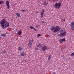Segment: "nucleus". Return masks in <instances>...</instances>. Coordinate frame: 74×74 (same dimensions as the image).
<instances>
[{"mask_svg":"<svg viewBox=\"0 0 74 74\" xmlns=\"http://www.w3.org/2000/svg\"><path fill=\"white\" fill-rule=\"evenodd\" d=\"M34 29L35 31H37V29H36L35 28H34Z\"/></svg>","mask_w":74,"mask_h":74,"instance_id":"nucleus-27","label":"nucleus"},{"mask_svg":"<svg viewBox=\"0 0 74 74\" xmlns=\"http://www.w3.org/2000/svg\"><path fill=\"white\" fill-rule=\"evenodd\" d=\"M41 23H42V24H44L45 22H44V21H42Z\"/></svg>","mask_w":74,"mask_h":74,"instance_id":"nucleus-29","label":"nucleus"},{"mask_svg":"<svg viewBox=\"0 0 74 74\" xmlns=\"http://www.w3.org/2000/svg\"><path fill=\"white\" fill-rule=\"evenodd\" d=\"M40 36H41V35L40 34H38L37 35V37H40Z\"/></svg>","mask_w":74,"mask_h":74,"instance_id":"nucleus-25","label":"nucleus"},{"mask_svg":"<svg viewBox=\"0 0 74 74\" xmlns=\"http://www.w3.org/2000/svg\"><path fill=\"white\" fill-rule=\"evenodd\" d=\"M4 2L3 1H0V4H2L4 3Z\"/></svg>","mask_w":74,"mask_h":74,"instance_id":"nucleus-20","label":"nucleus"},{"mask_svg":"<svg viewBox=\"0 0 74 74\" xmlns=\"http://www.w3.org/2000/svg\"><path fill=\"white\" fill-rule=\"evenodd\" d=\"M39 27V25H37L36 26V28H38V27Z\"/></svg>","mask_w":74,"mask_h":74,"instance_id":"nucleus-28","label":"nucleus"},{"mask_svg":"<svg viewBox=\"0 0 74 74\" xmlns=\"http://www.w3.org/2000/svg\"><path fill=\"white\" fill-rule=\"evenodd\" d=\"M37 46V47H39V48L41 47V49L43 52H45L46 50L48 49V47L45 45L41 44V43H38Z\"/></svg>","mask_w":74,"mask_h":74,"instance_id":"nucleus-1","label":"nucleus"},{"mask_svg":"<svg viewBox=\"0 0 74 74\" xmlns=\"http://www.w3.org/2000/svg\"><path fill=\"white\" fill-rule=\"evenodd\" d=\"M45 11V10L44 9H43L42 12L40 13V18H42L43 17V15H44V12Z\"/></svg>","mask_w":74,"mask_h":74,"instance_id":"nucleus-9","label":"nucleus"},{"mask_svg":"<svg viewBox=\"0 0 74 74\" xmlns=\"http://www.w3.org/2000/svg\"><path fill=\"white\" fill-rule=\"evenodd\" d=\"M18 35H19V36H21V34H22V30H20L18 31Z\"/></svg>","mask_w":74,"mask_h":74,"instance_id":"nucleus-13","label":"nucleus"},{"mask_svg":"<svg viewBox=\"0 0 74 74\" xmlns=\"http://www.w3.org/2000/svg\"><path fill=\"white\" fill-rule=\"evenodd\" d=\"M6 4V6L7 7L8 10H9V9H10V3L9 2V1H7Z\"/></svg>","mask_w":74,"mask_h":74,"instance_id":"nucleus-8","label":"nucleus"},{"mask_svg":"<svg viewBox=\"0 0 74 74\" xmlns=\"http://www.w3.org/2000/svg\"><path fill=\"white\" fill-rule=\"evenodd\" d=\"M18 51H21L22 50V48L21 47H19L18 48Z\"/></svg>","mask_w":74,"mask_h":74,"instance_id":"nucleus-18","label":"nucleus"},{"mask_svg":"<svg viewBox=\"0 0 74 74\" xmlns=\"http://www.w3.org/2000/svg\"><path fill=\"white\" fill-rule=\"evenodd\" d=\"M5 19H3L0 21V24L1 25V27L3 29H4L5 28V27H4V24L5 23Z\"/></svg>","mask_w":74,"mask_h":74,"instance_id":"nucleus-4","label":"nucleus"},{"mask_svg":"<svg viewBox=\"0 0 74 74\" xmlns=\"http://www.w3.org/2000/svg\"><path fill=\"white\" fill-rule=\"evenodd\" d=\"M61 6H62V3L60 2L59 3H56L54 4V7L58 9L60 8Z\"/></svg>","mask_w":74,"mask_h":74,"instance_id":"nucleus-3","label":"nucleus"},{"mask_svg":"<svg viewBox=\"0 0 74 74\" xmlns=\"http://www.w3.org/2000/svg\"><path fill=\"white\" fill-rule=\"evenodd\" d=\"M3 65H4V66H5V62H3Z\"/></svg>","mask_w":74,"mask_h":74,"instance_id":"nucleus-30","label":"nucleus"},{"mask_svg":"<svg viewBox=\"0 0 74 74\" xmlns=\"http://www.w3.org/2000/svg\"><path fill=\"white\" fill-rule=\"evenodd\" d=\"M71 28L72 30L73 31L74 30V22H72L70 25Z\"/></svg>","mask_w":74,"mask_h":74,"instance_id":"nucleus-6","label":"nucleus"},{"mask_svg":"<svg viewBox=\"0 0 74 74\" xmlns=\"http://www.w3.org/2000/svg\"><path fill=\"white\" fill-rule=\"evenodd\" d=\"M64 30V29L63 28H62L59 31V32H60V33H63V32Z\"/></svg>","mask_w":74,"mask_h":74,"instance_id":"nucleus-16","label":"nucleus"},{"mask_svg":"<svg viewBox=\"0 0 74 74\" xmlns=\"http://www.w3.org/2000/svg\"><path fill=\"white\" fill-rule=\"evenodd\" d=\"M51 58V54H49V55L48 56V58L49 61V60H50Z\"/></svg>","mask_w":74,"mask_h":74,"instance_id":"nucleus-15","label":"nucleus"},{"mask_svg":"<svg viewBox=\"0 0 74 74\" xmlns=\"http://www.w3.org/2000/svg\"><path fill=\"white\" fill-rule=\"evenodd\" d=\"M29 28H30V29H34V27L32 26H30L29 27Z\"/></svg>","mask_w":74,"mask_h":74,"instance_id":"nucleus-23","label":"nucleus"},{"mask_svg":"<svg viewBox=\"0 0 74 74\" xmlns=\"http://www.w3.org/2000/svg\"><path fill=\"white\" fill-rule=\"evenodd\" d=\"M36 14H38V11H37L36 12Z\"/></svg>","mask_w":74,"mask_h":74,"instance_id":"nucleus-33","label":"nucleus"},{"mask_svg":"<svg viewBox=\"0 0 74 74\" xmlns=\"http://www.w3.org/2000/svg\"><path fill=\"white\" fill-rule=\"evenodd\" d=\"M21 11H22V12H24V11H27L25 10H23V9H22L21 10Z\"/></svg>","mask_w":74,"mask_h":74,"instance_id":"nucleus-24","label":"nucleus"},{"mask_svg":"<svg viewBox=\"0 0 74 74\" xmlns=\"http://www.w3.org/2000/svg\"><path fill=\"white\" fill-rule=\"evenodd\" d=\"M48 4V2L45 1L43 2V4L44 5L46 6Z\"/></svg>","mask_w":74,"mask_h":74,"instance_id":"nucleus-12","label":"nucleus"},{"mask_svg":"<svg viewBox=\"0 0 74 74\" xmlns=\"http://www.w3.org/2000/svg\"><path fill=\"white\" fill-rule=\"evenodd\" d=\"M10 25V24L9 23L6 22L4 23V27H9V25Z\"/></svg>","mask_w":74,"mask_h":74,"instance_id":"nucleus-10","label":"nucleus"},{"mask_svg":"<svg viewBox=\"0 0 74 74\" xmlns=\"http://www.w3.org/2000/svg\"><path fill=\"white\" fill-rule=\"evenodd\" d=\"M66 32H64L62 33L59 34L58 36L60 37H63V36H65V35H66Z\"/></svg>","mask_w":74,"mask_h":74,"instance_id":"nucleus-7","label":"nucleus"},{"mask_svg":"<svg viewBox=\"0 0 74 74\" xmlns=\"http://www.w3.org/2000/svg\"><path fill=\"white\" fill-rule=\"evenodd\" d=\"M5 53H6V51L5 50L3 52H2V54H5Z\"/></svg>","mask_w":74,"mask_h":74,"instance_id":"nucleus-21","label":"nucleus"},{"mask_svg":"<svg viewBox=\"0 0 74 74\" xmlns=\"http://www.w3.org/2000/svg\"><path fill=\"white\" fill-rule=\"evenodd\" d=\"M62 21H64V22H65L66 20L65 19H62Z\"/></svg>","mask_w":74,"mask_h":74,"instance_id":"nucleus-26","label":"nucleus"},{"mask_svg":"<svg viewBox=\"0 0 74 74\" xmlns=\"http://www.w3.org/2000/svg\"><path fill=\"white\" fill-rule=\"evenodd\" d=\"M59 41H60V43H61L62 44L63 43V42L62 41V39H60L59 40Z\"/></svg>","mask_w":74,"mask_h":74,"instance_id":"nucleus-22","label":"nucleus"},{"mask_svg":"<svg viewBox=\"0 0 74 74\" xmlns=\"http://www.w3.org/2000/svg\"><path fill=\"white\" fill-rule=\"evenodd\" d=\"M16 15L17 16V17H18V18H20V17H21V14L19 13H16Z\"/></svg>","mask_w":74,"mask_h":74,"instance_id":"nucleus-11","label":"nucleus"},{"mask_svg":"<svg viewBox=\"0 0 74 74\" xmlns=\"http://www.w3.org/2000/svg\"><path fill=\"white\" fill-rule=\"evenodd\" d=\"M21 56H25V52H22L20 55Z\"/></svg>","mask_w":74,"mask_h":74,"instance_id":"nucleus-14","label":"nucleus"},{"mask_svg":"<svg viewBox=\"0 0 74 74\" xmlns=\"http://www.w3.org/2000/svg\"><path fill=\"white\" fill-rule=\"evenodd\" d=\"M61 40H62V42H65L66 41V39H65V38H63L62 39H61Z\"/></svg>","mask_w":74,"mask_h":74,"instance_id":"nucleus-19","label":"nucleus"},{"mask_svg":"<svg viewBox=\"0 0 74 74\" xmlns=\"http://www.w3.org/2000/svg\"><path fill=\"white\" fill-rule=\"evenodd\" d=\"M23 62H26V61L25 60H24L23 61Z\"/></svg>","mask_w":74,"mask_h":74,"instance_id":"nucleus-32","label":"nucleus"},{"mask_svg":"<svg viewBox=\"0 0 74 74\" xmlns=\"http://www.w3.org/2000/svg\"><path fill=\"white\" fill-rule=\"evenodd\" d=\"M34 41L33 39H32V40H29V43L28 44V45L29 48H31V47L32 46V42Z\"/></svg>","mask_w":74,"mask_h":74,"instance_id":"nucleus-5","label":"nucleus"},{"mask_svg":"<svg viewBox=\"0 0 74 74\" xmlns=\"http://www.w3.org/2000/svg\"><path fill=\"white\" fill-rule=\"evenodd\" d=\"M1 37H6L7 36V35L5 34H2L1 35Z\"/></svg>","mask_w":74,"mask_h":74,"instance_id":"nucleus-17","label":"nucleus"},{"mask_svg":"<svg viewBox=\"0 0 74 74\" xmlns=\"http://www.w3.org/2000/svg\"><path fill=\"white\" fill-rule=\"evenodd\" d=\"M58 1V0H57V1Z\"/></svg>","mask_w":74,"mask_h":74,"instance_id":"nucleus-34","label":"nucleus"},{"mask_svg":"<svg viewBox=\"0 0 74 74\" xmlns=\"http://www.w3.org/2000/svg\"><path fill=\"white\" fill-rule=\"evenodd\" d=\"M35 50H38V48H35Z\"/></svg>","mask_w":74,"mask_h":74,"instance_id":"nucleus-31","label":"nucleus"},{"mask_svg":"<svg viewBox=\"0 0 74 74\" xmlns=\"http://www.w3.org/2000/svg\"><path fill=\"white\" fill-rule=\"evenodd\" d=\"M51 30L53 31V32L55 33H57L60 30V27L58 26H56V27H52L50 29Z\"/></svg>","mask_w":74,"mask_h":74,"instance_id":"nucleus-2","label":"nucleus"}]
</instances>
